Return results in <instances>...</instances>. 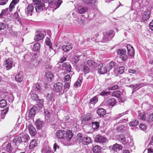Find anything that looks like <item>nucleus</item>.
<instances>
[{
	"mask_svg": "<svg viewBox=\"0 0 153 153\" xmlns=\"http://www.w3.org/2000/svg\"><path fill=\"white\" fill-rule=\"evenodd\" d=\"M56 137L60 139H66L70 140L73 136L71 131L69 130L68 132L63 130L57 131L56 134Z\"/></svg>",
	"mask_w": 153,
	"mask_h": 153,
	"instance_id": "nucleus-1",
	"label": "nucleus"
},
{
	"mask_svg": "<svg viewBox=\"0 0 153 153\" xmlns=\"http://www.w3.org/2000/svg\"><path fill=\"white\" fill-rule=\"evenodd\" d=\"M117 54L119 56V57L123 60L126 61L127 59V56L126 54V50L124 49H120L117 51Z\"/></svg>",
	"mask_w": 153,
	"mask_h": 153,
	"instance_id": "nucleus-2",
	"label": "nucleus"
},
{
	"mask_svg": "<svg viewBox=\"0 0 153 153\" xmlns=\"http://www.w3.org/2000/svg\"><path fill=\"white\" fill-rule=\"evenodd\" d=\"M13 63V59L9 58L5 61L4 67L7 70H9L12 68L13 66L14 65V64Z\"/></svg>",
	"mask_w": 153,
	"mask_h": 153,
	"instance_id": "nucleus-3",
	"label": "nucleus"
},
{
	"mask_svg": "<svg viewBox=\"0 0 153 153\" xmlns=\"http://www.w3.org/2000/svg\"><path fill=\"white\" fill-rule=\"evenodd\" d=\"M63 85L60 82H58L53 85V90L56 92H61L63 89Z\"/></svg>",
	"mask_w": 153,
	"mask_h": 153,
	"instance_id": "nucleus-4",
	"label": "nucleus"
},
{
	"mask_svg": "<svg viewBox=\"0 0 153 153\" xmlns=\"http://www.w3.org/2000/svg\"><path fill=\"white\" fill-rule=\"evenodd\" d=\"M48 1L50 5H54V7H56L54 8L55 9L58 8L62 3L61 0H58L57 1L56 0H48Z\"/></svg>",
	"mask_w": 153,
	"mask_h": 153,
	"instance_id": "nucleus-5",
	"label": "nucleus"
},
{
	"mask_svg": "<svg viewBox=\"0 0 153 153\" xmlns=\"http://www.w3.org/2000/svg\"><path fill=\"white\" fill-rule=\"evenodd\" d=\"M45 8V5L42 3H40L36 4L35 9L37 12L39 13L43 10Z\"/></svg>",
	"mask_w": 153,
	"mask_h": 153,
	"instance_id": "nucleus-6",
	"label": "nucleus"
},
{
	"mask_svg": "<svg viewBox=\"0 0 153 153\" xmlns=\"http://www.w3.org/2000/svg\"><path fill=\"white\" fill-rule=\"evenodd\" d=\"M98 72L101 74H105L108 71L107 68L102 63H100L98 65Z\"/></svg>",
	"mask_w": 153,
	"mask_h": 153,
	"instance_id": "nucleus-7",
	"label": "nucleus"
},
{
	"mask_svg": "<svg viewBox=\"0 0 153 153\" xmlns=\"http://www.w3.org/2000/svg\"><path fill=\"white\" fill-rule=\"evenodd\" d=\"M117 138L123 144H126L128 142V140L126 139L124 136L123 134L117 136Z\"/></svg>",
	"mask_w": 153,
	"mask_h": 153,
	"instance_id": "nucleus-8",
	"label": "nucleus"
},
{
	"mask_svg": "<svg viewBox=\"0 0 153 153\" xmlns=\"http://www.w3.org/2000/svg\"><path fill=\"white\" fill-rule=\"evenodd\" d=\"M106 139L101 136L97 135L95 138V141L96 142L103 143L106 141Z\"/></svg>",
	"mask_w": 153,
	"mask_h": 153,
	"instance_id": "nucleus-9",
	"label": "nucleus"
},
{
	"mask_svg": "<svg viewBox=\"0 0 153 153\" xmlns=\"http://www.w3.org/2000/svg\"><path fill=\"white\" fill-rule=\"evenodd\" d=\"M38 110L36 106L33 107L30 110L29 112L28 117L29 118H33L34 117L36 114V112Z\"/></svg>",
	"mask_w": 153,
	"mask_h": 153,
	"instance_id": "nucleus-10",
	"label": "nucleus"
},
{
	"mask_svg": "<svg viewBox=\"0 0 153 153\" xmlns=\"http://www.w3.org/2000/svg\"><path fill=\"white\" fill-rule=\"evenodd\" d=\"M28 128L29 133L31 136H34L36 134L37 132L36 129L32 124L28 126Z\"/></svg>",
	"mask_w": 153,
	"mask_h": 153,
	"instance_id": "nucleus-11",
	"label": "nucleus"
},
{
	"mask_svg": "<svg viewBox=\"0 0 153 153\" xmlns=\"http://www.w3.org/2000/svg\"><path fill=\"white\" fill-rule=\"evenodd\" d=\"M91 115L90 113H88L82 116L81 119L82 123L83 124L85 123L89 120L91 119Z\"/></svg>",
	"mask_w": 153,
	"mask_h": 153,
	"instance_id": "nucleus-12",
	"label": "nucleus"
},
{
	"mask_svg": "<svg viewBox=\"0 0 153 153\" xmlns=\"http://www.w3.org/2000/svg\"><path fill=\"white\" fill-rule=\"evenodd\" d=\"M19 0H12L11 2L9 7V10L10 12H12L14 8L15 5L19 2Z\"/></svg>",
	"mask_w": 153,
	"mask_h": 153,
	"instance_id": "nucleus-13",
	"label": "nucleus"
},
{
	"mask_svg": "<svg viewBox=\"0 0 153 153\" xmlns=\"http://www.w3.org/2000/svg\"><path fill=\"white\" fill-rule=\"evenodd\" d=\"M127 48L129 55L133 56L134 55V51L133 47L130 45H128L127 46Z\"/></svg>",
	"mask_w": 153,
	"mask_h": 153,
	"instance_id": "nucleus-14",
	"label": "nucleus"
},
{
	"mask_svg": "<svg viewBox=\"0 0 153 153\" xmlns=\"http://www.w3.org/2000/svg\"><path fill=\"white\" fill-rule=\"evenodd\" d=\"M92 140L91 138L88 137H83L82 139V141L83 144L87 145L92 143Z\"/></svg>",
	"mask_w": 153,
	"mask_h": 153,
	"instance_id": "nucleus-15",
	"label": "nucleus"
},
{
	"mask_svg": "<svg viewBox=\"0 0 153 153\" xmlns=\"http://www.w3.org/2000/svg\"><path fill=\"white\" fill-rule=\"evenodd\" d=\"M151 14V11L149 10H147L145 12L142 16V19L143 21L149 19Z\"/></svg>",
	"mask_w": 153,
	"mask_h": 153,
	"instance_id": "nucleus-16",
	"label": "nucleus"
},
{
	"mask_svg": "<svg viewBox=\"0 0 153 153\" xmlns=\"http://www.w3.org/2000/svg\"><path fill=\"white\" fill-rule=\"evenodd\" d=\"M88 8L84 6H79L78 7V12L81 14H82L85 13L88 11Z\"/></svg>",
	"mask_w": 153,
	"mask_h": 153,
	"instance_id": "nucleus-17",
	"label": "nucleus"
},
{
	"mask_svg": "<svg viewBox=\"0 0 153 153\" xmlns=\"http://www.w3.org/2000/svg\"><path fill=\"white\" fill-rule=\"evenodd\" d=\"M142 108L146 111H149L153 108V106L148 103L144 102L142 104Z\"/></svg>",
	"mask_w": 153,
	"mask_h": 153,
	"instance_id": "nucleus-18",
	"label": "nucleus"
},
{
	"mask_svg": "<svg viewBox=\"0 0 153 153\" xmlns=\"http://www.w3.org/2000/svg\"><path fill=\"white\" fill-rule=\"evenodd\" d=\"M23 79V74L22 72H19L15 76L16 80L19 82H21Z\"/></svg>",
	"mask_w": 153,
	"mask_h": 153,
	"instance_id": "nucleus-19",
	"label": "nucleus"
},
{
	"mask_svg": "<svg viewBox=\"0 0 153 153\" xmlns=\"http://www.w3.org/2000/svg\"><path fill=\"white\" fill-rule=\"evenodd\" d=\"M34 7L31 4L28 5L27 7L25 9V13L28 15H31Z\"/></svg>",
	"mask_w": 153,
	"mask_h": 153,
	"instance_id": "nucleus-20",
	"label": "nucleus"
},
{
	"mask_svg": "<svg viewBox=\"0 0 153 153\" xmlns=\"http://www.w3.org/2000/svg\"><path fill=\"white\" fill-rule=\"evenodd\" d=\"M22 141V137L19 136L15 137L13 140V142L16 145H18Z\"/></svg>",
	"mask_w": 153,
	"mask_h": 153,
	"instance_id": "nucleus-21",
	"label": "nucleus"
},
{
	"mask_svg": "<svg viewBox=\"0 0 153 153\" xmlns=\"http://www.w3.org/2000/svg\"><path fill=\"white\" fill-rule=\"evenodd\" d=\"M43 121L41 120L40 119H37L35 122L37 128L39 129H41L43 126Z\"/></svg>",
	"mask_w": 153,
	"mask_h": 153,
	"instance_id": "nucleus-22",
	"label": "nucleus"
},
{
	"mask_svg": "<svg viewBox=\"0 0 153 153\" xmlns=\"http://www.w3.org/2000/svg\"><path fill=\"white\" fill-rule=\"evenodd\" d=\"M123 148V146L121 145L116 143L113 145L112 150L114 152H117L121 150Z\"/></svg>",
	"mask_w": 153,
	"mask_h": 153,
	"instance_id": "nucleus-23",
	"label": "nucleus"
},
{
	"mask_svg": "<svg viewBox=\"0 0 153 153\" xmlns=\"http://www.w3.org/2000/svg\"><path fill=\"white\" fill-rule=\"evenodd\" d=\"M62 66L64 69L67 71H70L71 69V67L69 62H65L62 64Z\"/></svg>",
	"mask_w": 153,
	"mask_h": 153,
	"instance_id": "nucleus-24",
	"label": "nucleus"
},
{
	"mask_svg": "<svg viewBox=\"0 0 153 153\" xmlns=\"http://www.w3.org/2000/svg\"><path fill=\"white\" fill-rule=\"evenodd\" d=\"M72 48L71 44L68 43L67 45H64L62 47V50L65 52H68Z\"/></svg>",
	"mask_w": 153,
	"mask_h": 153,
	"instance_id": "nucleus-25",
	"label": "nucleus"
},
{
	"mask_svg": "<svg viewBox=\"0 0 153 153\" xmlns=\"http://www.w3.org/2000/svg\"><path fill=\"white\" fill-rule=\"evenodd\" d=\"M116 100L114 98L108 99L106 102V104L109 106H114L115 104Z\"/></svg>",
	"mask_w": 153,
	"mask_h": 153,
	"instance_id": "nucleus-26",
	"label": "nucleus"
},
{
	"mask_svg": "<svg viewBox=\"0 0 153 153\" xmlns=\"http://www.w3.org/2000/svg\"><path fill=\"white\" fill-rule=\"evenodd\" d=\"M29 63L31 66H36L38 65L39 62L36 58H34L30 61Z\"/></svg>",
	"mask_w": 153,
	"mask_h": 153,
	"instance_id": "nucleus-27",
	"label": "nucleus"
},
{
	"mask_svg": "<svg viewBox=\"0 0 153 153\" xmlns=\"http://www.w3.org/2000/svg\"><path fill=\"white\" fill-rule=\"evenodd\" d=\"M37 141L35 139L32 140L30 143L29 146V149H33L37 146Z\"/></svg>",
	"mask_w": 153,
	"mask_h": 153,
	"instance_id": "nucleus-28",
	"label": "nucleus"
},
{
	"mask_svg": "<svg viewBox=\"0 0 153 153\" xmlns=\"http://www.w3.org/2000/svg\"><path fill=\"white\" fill-rule=\"evenodd\" d=\"M41 151L42 153H53L49 146L42 148Z\"/></svg>",
	"mask_w": 153,
	"mask_h": 153,
	"instance_id": "nucleus-29",
	"label": "nucleus"
},
{
	"mask_svg": "<svg viewBox=\"0 0 153 153\" xmlns=\"http://www.w3.org/2000/svg\"><path fill=\"white\" fill-rule=\"evenodd\" d=\"M97 112L100 116H104L106 113L105 110L102 108H100L97 110Z\"/></svg>",
	"mask_w": 153,
	"mask_h": 153,
	"instance_id": "nucleus-30",
	"label": "nucleus"
},
{
	"mask_svg": "<svg viewBox=\"0 0 153 153\" xmlns=\"http://www.w3.org/2000/svg\"><path fill=\"white\" fill-rule=\"evenodd\" d=\"M87 63L89 66L94 68H96L97 66V63L91 60H88Z\"/></svg>",
	"mask_w": 153,
	"mask_h": 153,
	"instance_id": "nucleus-31",
	"label": "nucleus"
},
{
	"mask_svg": "<svg viewBox=\"0 0 153 153\" xmlns=\"http://www.w3.org/2000/svg\"><path fill=\"white\" fill-rule=\"evenodd\" d=\"M138 113V118L140 119L145 120H146V117L145 114L143 112H142L140 111H139Z\"/></svg>",
	"mask_w": 153,
	"mask_h": 153,
	"instance_id": "nucleus-32",
	"label": "nucleus"
},
{
	"mask_svg": "<svg viewBox=\"0 0 153 153\" xmlns=\"http://www.w3.org/2000/svg\"><path fill=\"white\" fill-rule=\"evenodd\" d=\"M146 121L151 125H153V113H152L149 115Z\"/></svg>",
	"mask_w": 153,
	"mask_h": 153,
	"instance_id": "nucleus-33",
	"label": "nucleus"
},
{
	"mask_svg": "<svg viewBox=\"0 0 153 153\" xmlns=\"http://www.w3.org/2000/svg\"><path fill=\"white\" fill-rule=\"evenodd\" d=\"M46 35L45 32H40L37 33L35 36L34 38H43Z\"/></svg>",
	"mask_w": 153,
	"mask_h": 153,
	"instance_id": "nucleus-34",
	"label": "nucleus"
},
{
	"mask_svg": "<svg viewBox=\"0 0 153 153\" xmlns=\"http://www.w3.org/2000/svg\"><path fill=\"white\" fill-rule=\"evenodd\" d=\"M75 21L79 26H83L85 25L84 21L81 18L77 17Z\"/></svg>",
	"mask_w": 153,
	"mask_h": 153,
	"instance_id": "nucleus-35",
	"label": "nucleus"
},
{
	"mask_svg": "<svg viewBox=\"0 0 153 153\" xmlns=\"http://www.w3.org/2000/svg\"><path fill=\"white\" fill-rule=\"evenodd\" d=\"M5 148V149L6 151L9 152H11L13 149V148L11 146V143H9L7 144Z\"/></svg>",
	"mask_w": 153,
	"mask_h": 153,
	"instance_id": "nucleus-36",
	"label": "nucleus"
},
{
	"mask_svg": "<svg viewBox=\"0 0 153 153\" xmlns=\"http://www.w3.org/2000/svg\"><path fill=\"white\" fill-rule=\"evenodd\" d=\"M92 150L94 153H98L101 150V147L98 145L95 146L93 148Z\"/></svg>",
	"mask_w": 153,
	"mask_h": 153,
	"instance_id": "nucleus-37",
	"label": "nucleus"
},
{
	"mask_svg": "<svg viewBox=\"0 0 153 153\" xmlns=\"http://www.w3.org/2000/svg\"><path fill=\"white\" fill-rule=\"evenodd\" d=\"M148 153H153V143H149L148 146Z\"/></svg>",
	"mask_w": 153,
	"mask_h": 153,
	"instance_id": "nucleus-38",
	"label": "nucleus"
},
{
	"mask_svg": "<svg viewBox=\"0 0 153 153\" xmlns=\"http://www.w3.org/2000/svg\"><path fill=\"white\" fill-rule=\"evenodd\" d=\"M115 65V63L114 62H110L107 65V71H109L110 70H111L112 68L114 67Z\"/></svg>",
	"mask_w": 153,
	"mask_h": 153,
	"instance_id": "nucleus-39",
	"label": "nucleus"
},
{
	"mask_svg": "<svg viewBox=\"0 0 153 153\" xmlns=\"http://www.w3.org/2000/svg\"><path fill=\"white\" fill-rule=\"evenodd\" d=\"M36 101L38 107L40 108H42L44 105V100L43 99L38 100Z\"/></svg>",
	"mask_w": 153,
	"mask_h": 153,
	"instance_id": "nucleus-40",
	"label": "nucleus"
},
{
	"mask_svg": "<svg viewBox=\"0 0 153 153\" xmlns=\"http://www.w3.org/2000/svg\"><path fill=\"white\" fill-rule=\"evenodd\" d=\"M98 100V97L96 96H94L90 99V103L91 104H94L97 102Z\"/></svg>",
	"mask_w": 153,
	"mask_h": 153,
	"instance_id": "nucleus-41",
	"label": "nucleus"
},
{
	"mask_svg": "<svg viewBox=\"0 0 153 153\" xmlns=\"http://www.w3.org/2000/svg\"><path fill=\"white\" fill-rule=\"evenodd\" d=\"M45 76L46 77V78H47L48 80L51 81L53 77V75L50 72L46 73L45 75Z\"/></svg>",
	"mask_w": 153,
	"mask_h": 153,
	"instance_id": "nucleus-42",
	"label": "nucleus"
},
{
	"mask_svg": "<svg viewBox=\"0 0 153 153\" xmlns=\"http://www.w3.org/2000/svg\"><path fill=\"white\" fill-rule=\"evenodd\" d=\"M40 48V44L38 43H36L33 45V51H38Z\"/></svg>",
	"mask_w": 153,
	"mask_h": 153,
	"instance_id": "nucleus-43",
	"label": "nucleus"
},
{
	"mask_svg": "<svg viewBox=\"0 0 153 153\" xmlns=\"http://www.w3.org/2000/svg\"><path fill=\"white\" fill-rule=\"evenodd\" d=\"M7 105V102L4 99L0 100V107L3 108Z\"/></svg>",
	"mask_w": 153,
	"mask_h": 153,
	"instance_id": "nucleus-44",
	"label": "nucleus"
},
{
	"mask_svg": "<svg viewBox=\"0 0 153 153\" xmlns=\"http://www.w3.org/2000/svg\"><path fill=\"white\" fill-rule=\"evenodd\" d=\"M30 139L29 136L27 134H25L22 136V141L24 142H27Z\"/></svg>",
	"mask_w": 153,
	"mask_h": 153,
	"instance_id": "nucleus-45",
	"label": "nucleus"
},
{
	"mask_svg": "<svg viewBox=\"0 0 153 153\" xmlns=\"http://www.w3.org/2000/svg\"><path fill=\"white\" fill-rule=\"evenodd\" d=\"M14 17L15 18L16 20L19 22V23L22 25L21 22L20 21V19L19 16V15L18 13L17 12H16L14 14Z\"/></svg>",
	"mask_w": 153,
	"mask_h": 153,
	"instance_id": "nucleus-46",
	"label": "nucleus"
},
{
	"mask_svg": "<svg viewBox=\"0 0 153 153\" xmlns=\"http://www.w3.org/2000/svg\"><path fill=\"white\" fill-rule=\"evenodd\" d=\"M112 95L113 96L119 98L121 95V92L119 91H114L112 93Z\"/></svg>",
	"mask_w": 153,
	"mask_h": 153,
	"instance_id": "nucleus-47",
	"label": "nucleus"
},
{
	"mask_svg": "<svg viewBox=\"0 0 153 153\" xmlns=\"http://www.w3.org/2000/svg\"><path fill=\"white\" fill-rule=\"evenodd\" d=\"M139 123V122L137 120H134L129 123V126H135Z\"/></svg>",
	"mask_w": 153,
	"mask_h": 153,
	"instance_id": "nucleus-48",
	"label": "nucleus"
},
{
	"mask_svg": "<svg viewBox=\"0 0 153 153\" xmlns=\"http://www.w3.org/2000/svg\"><path fill=\"white\" fill-rule=\"evenodd\" d=\"M92 127L94 129L98 128L99 126V123L97 122H92Z\"/></svg>",
	"mask_w": 153,
	"mask_h": 153,
	"instance_id": "nucleus-49",
	"label": "nucleus"
},
{
	"mask_svg": "<svg viewBox=\"0 0 153 153\" xmlns=\"http://www.w3.org/2000/svg\"><path fill=\"white\" fill-rule=\"evenodd\" d=\"M83 71L84 74H86L90 71V69L86 65H85L83 67Z\"/></svg>",
	"mask_w": 153,
	"mask_h": 153,
	"instance_id": "nucleus-50",
	"label": "nucleus"
},
{
	"mask_svg": "<svg viewBox=\"0 0 153 153\" xmlns=\"http://www.w3.org/2000/svg\"><path fill=\"white\" fill-rule=\"evenodd\" d=\"M34 89H35L36 91L38 92H39L41 91V89L38 83H36L35 86L33 87Z\"/></svg>",
	"mask_w": 153,
	"mask_h": 153,
	"instance_id": "nucleus-51",
	"label": "nucleus"
},
{
	"mask_svg": "<svg viewBox=\"0 0 153 153\" xmlns=\"http://www.w3.org/2000/svg\"><path fill=\"white\" fill-rule=\"evenodd\" d=\"M128 111H127L125 112H123L122 113L119 114H117V115L115 117V118L116 119H118L120 117H122V116L126 114H127V112Z\"/></svg>",
	"mask_w": 153,
	"mask_h": 153,
	"instance_id": "nucleus-52",
	"label": "nucleus"
},
{
	"mask_svg": "<svg viewBox=\"0 0 153 153\" xmlns=\"http://www.w3.org/2000/svg\"><path fill=\"white\" fill-rule=\"evenodd\" d=\"M45 42L46 45L49 46L50 48H51V47L52 43L51 42L50 39H46Z\"/></svg>",
	"mask_w": 153,
	"mask_h": 153,
	"instance_id": "nucleus-53",
	"label": "nucleus"
},
{
	"mask_svg": "<svg viewBox=\"0 0 153 153\" xmlns=\"http://www.w3.org/2000/svg\"><path fill=\"white\" fill-rule=\"evenodd\" d=\"M84 2L86 4H92L95 2V0H83Z\"/></svg>",
	"mask_w": 153,
	"mask_h": 153,
	"instance_id": "nucleus-54",
	"label": "nucleus"
},
{
	"mask_svg": "<svg viewBox=\"0 0 153 153\" xmlns=\"http://www.w3.org/2000/svg\"><path fill=\"white\" fill-rule=\"evenodd\" d=\"M139 127L141 129L145 131L147 127L143 123H140L139 125Z\"/></svg>",
	"mask_w": 153,
	"mask_h": 153,
	"instance_id": "nucleus-55",
	"label": "nucleus"
},
{
	"mask_svg": "<svg viewBox=\"0 0 153 153\" xmlns=\"http://www.w3.org/2000/svg\"><path fill=\"white\" fill-rule=\"evenodd\" d=\"M81 79H79L76 82V83L74 84V86L75 87H77L78 86H80V83H81Z\"/></svg>",
	"mask_w": 153,
	"mask_h": 153,
	"instance_id": "nucleus-56",
	"label": "nucleus"
},
{
	"mask_svg": "<svg viewBox=\"0 0 153 153\" xmlns=\"http://www.w3.org/2000/svg\"><path fill=\"white\" fill-rule=\"evenodd\" d=\"M6 27V25L5 23L0 22V30L5 29Z\"/></svg>",
	"mask_w": 153,
	"mask_h": 153,
	"instance_id": "nucleus-57",
	"label": "nucleus"
},
{
	"mask_svg": "<svg viewBox=\"0 0 153 153\" xmlns=\"http://www.w3.org/2000/svg\"><path fill=\"white\" fill-rule=\"evenodd\" d=\"M109 94V92H105V91H102L100 93V95L102 96L105 97Z\"/></svg>",
	"mask_w": 153,
	"mask_h": 153,
	"instance_id": "nucleus-58",
	"label": "nucleus"
},
{
	"mask_svg": "<svg viewBox=\"0 0 153 153\" xmlns=\"http://www.w3.org/2000/svg\"><path fill=\"white\" fill-rule=\"evenodd\" d=\"M106 34L107 36L111 35V37H113L114 34L113 33V31L112 30H110L108 31H107L106 33Z\"/></svg>",
	"mask_w": 153,
	"mask_h": 153,
	"instance_id": "nucleus-59",
	"label": "nucleus"
},
{
	"mask_svg": "<svg viewBox=\"0 0 153 153\" xmlns=\"http://www.w3.org/2000/svg\"><path fill=\"white\" fill-rule=\"evenodd\" d=\"M22 47V46H20V47H16L14 49V51L15 52L17 53H20L21 52L23 51V50H22L21 49H20V48Z\"/></svg>",
	"mask_w": 153,
	"mask_h": 153,
	"instance_id": "nucleus-60",
	"label": "nucleus"
},
{
	"mask_svg": "<svg viewBox=\"0 0 153 153\" xmlns=\"http://www.w3.org/2000/svg\"><path fill=\"white\" fill-rule=\"evenodd\" d=\"M118 73L120 74H122L124 72L125 67L124 66H121L119 67Z\"/></svg>",
	"mask_w": 153,
	"mask_h": 153,
	"instance_id": "nucleus-61",
	"label": "nucleus"
},
{
	"mask_svg": "<svg viewBox=\"0 0 153 153\" xmlns=\"http://www.w3.org/2000/svg\"><path fill=\"white\" fill-rule=\"evenodd\" d=\"M140 85V84H135L134 85H130L129 87L131 88L132 89L134 90L136 88H137Z\"/></svg>",
	"mask_w": 153,
	"mask_h": 153,
	"instance_id": "nucleus-62",
	"label": "nucleus"
},
{
	"mask_svg": "<svg viewBox=\"0 0 153 153\" xmlns=\"http://www.w3.org/2000/svg\"><path fill=\"white\" fill-rule=\"evenodd\" d=\"M52 94H48L47 96V100L48 101H51L52 98Z\"/></svg>",
	"mask_w": 153,
	"mask_h": 153,
	"instance_id": "nucleus-63",
	"label": "nucleus"
},
{
	"mask_svg": "<svg viewBox=\"0 0 153 153\" xmlns=\"http://www.w3.org/2000/svg\"><path fill=\"white\" fill-rule=\"evenodd\" d=\"M44 113L46 117H47L48 118H49L50 117V113L47 110H44Z\"/></svg>",
	"mask_w": 153,
	"mask_h": 153,
	"instance_id": "nucleus-64",
	"label": "nucleus"
}]
</instances>
